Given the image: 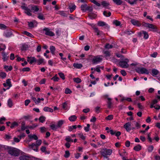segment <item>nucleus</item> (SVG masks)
<instances>
[{
  "label": "nucleus",
  "instance_id": "nucleus-15",
  "mask_svg": "<svg viewBox=\"0 0 160 160\" xmlns=\"http://www.w3.org/2000/svg\"><path fill=\"white\" fill-rule=\"evenodd\" d=\"M29 146H31L32 148L34 151L36 152L38 151V147L35 143H32L31 145H29Z\"/></svg>",
  "mask_w": 160,
  "mask_h": 160
},
{
  "label": "nucleus",
  "instance_id": "nucleus-19",
  "mask_svg": "<svg viewBox=\"0 0 160 160\" xmlns=\"http://www.w3.org/2000/svg\"><path fill=\"white\" fill-rule=\"evenodd\" d=\"M22 33L26 35L27 36L31 38H34V36L32 35L31 33L28 32L27 31H23Z\"/></svg>",
  "mask_w": 160,
  "mask_h": 160
},
{
  "label": "nucleus",
  "instance_id": "nucleus-30",
  "mask_svg": "<svg viewBox=\"0 0 160 160\" xmlns=\"http://www.w3.org/2000/svg\"><path fill=\"white\" fill-rule=\"evenodd\" d=\"M117 5H120L122 4V1L121 0H112Z\"/></svg>",
  "mask_w": 160,
  "mask_h": 160
},
{
  "label": "nucleus",
  "instance_id": "nucleus-56",
  "mask_svg": "<svg viewBox=\"0 0 160 160\" xmlns=\"http://www.w3.org/2000/svg\"><path fill=\"white\" fill-rule=\"evenodd\" d=\"M70 153L68 151H66L65 152V154L64 155V157L66 158H68L70 156Z\"/></svg>",
  "mask_w": 160,
  "mask_h": 160
},
{
  "label": "nucleus",
  "instance_id": "nucleus-10",
  "mask_svg": "<svg viewBox=\"0 0 160 160\" xmlns=\"http://www.w3.org/2000/svg\"><path fill=\"white\" fill-rule=\"evenodd\" d=\"M101 5L102 7L105 8L110 9V7H109L110 4L106 1H103L101 2Z\"/></svg>",
  "mask_w": 160,
  "mask_h": 160
},
{
  "label": "nucleus",
  "instance_id": "nucleus-11",
  "mask_svg": "<svg viewBox=\"0 0 160 160\" xmlns=\"http://www.w3.org/2000/svg\"><path fill=\"white\" fill-rule=\"evenodd\" d=\"M12 34V32L10 29L7 30L3 33V35L7 38L10 37Z\"/></svg>",
  "mask_w": 160,
  "mask_h": 160
},
{
  "label": "nucleus",
  "instance_id": "nucleus-46",
  "mask_svg": "<svg viewBox=\"0 0 160 160\" xmlns=\"http://www.w3.org/2000/svg\"><path fill=\"white\" fill-rule=\"evenodd\" d=\"M39 120L40 122L43 123L45 121V117L43 116H41L39 117Z\"/></svg>",
  "mask_w": 160,
  "mask_h": 160
},
{
  "label": "nucleus",
  "instance_id": "nucleus-33",
  "mask_svg": "<svg viewBox=\"0 0 160 160\" xmlns=\"http://www.w3.org/2000/svg\"><path fill=\"white\" fill-rule=\"evenodd\" d=\"M71 13H72L76 8V6L75 5H69V6Z\"/></svg>",
  "mask_w": 160,
  "mask_h": 160
},
{
  "label": "nucleus",
  "instance_id": "nucleus-17",
  "mask_svg": "<svg viewBox=\"0 0 160 160\" xmlns=\"http://www.w3.org/2000/svg\"><path fill=\"white\" fill-rule=\"evenodd\" d=\"M20 160H30V157L25 155H22L19 157Z\"/></svg>",
  "mask_w": 160,
  "mask_h": 160
},
{
  "label": "nucleus",
  "instance_id": "nucleus-34",
  "mask_svg": "<svg viewBox=\"0 0 160 160\" xmlns=\"http://www.w3.org/2000/svg\"><path fill=\"white\" fill-rule=\"evenodd\" d=\"M64 121L63 120H60L58 122L57 126L58 128H60L63 124Z\"/></svg>",
  "mask_w": 160,
  "mask_h": 160
},
{
  "label": "nucleus",
  "instance_id": "nucleus-59",
  "mask_svg": "<svg viewBox=\"0 0 160 160\" xmlns=\"http://www.w3.org/2000/svg\"><path fill=\"white\" fill-rule=\"evenodd\" d=\"M40 131L42 133L45 132L47 131V128L45 127H42L40 128Z\"/></svg>",
  "mask_w": 160,
  "mask_h": 160
},
{
  "label": "nucleus",
  "instance_id": "nucleus-54",
  "mask_svg": "<svg viewBox=\"0 0 160 160\" xmlns=\"http://www.w3.org/2000/svg\"><path fill=\"white\" fill-rule=\"evenodd\" d=\"M113 23L116 26H119L121 24V22L120 21L116 20L113 21Z\"/></svg>",
  "mask_w": 160,
  "mask_h": 160
},
{
  "label": "nucleus",
  "instance_id": "nucleus-1",
  "mask_svg": "<svg viewBox=\"0 0 160 160\" xmlns=\"http://www.w3.org/2000/svg\"><path fill=\"white\" fill-rule=\"evenodd\" d=\"M22 9L24 10L25 13L28 15L31 16L32 14L31 12L33 11V12H37L39 10L38 7L36 5H30L27 7L25 6L24 4L23 5L21 6Z\"/></svg>",
  "mask_w": 160,
  "mask_h": 160
},
{
  "label": "nucleus",
  "instance_id": "nucleus-58",
  "mask_svg": "<svg viewBox=\"0 0 160 160\" xmlns=\"http://www.w3.org/2000/svg\"><path fill=\"white\" fill-rule=\"evenodd\" d=\"M106 25V23L102 21H99L98 23V25L100 26H103Z\"/></svg>",
  "mask_w": 160,
  "mask_h": 160
},
{
  "label": "nucleus",
  "instance_id": "nucleus-51",
  "mask_svg": "<svg viewBox=\"0 0 160 160\" xmlns=\"http://www.w3.org/2000/svg\"><path fill=\"white\" fill-rule=\"evenodd\" d=\"M77 128V125H73L68 127V130L69 131H71L74 129H76Z\"/></svg>",
  "mask_w": 160,
  "mask_h": 160
},
{
  "label": "nucleus",
  "instance_id": "nucleus-2",
  "mask_svg": "<svg viewBox=\"0 0 160 160\" xmlns=\"http://www.w3.org/2000/svg\"><path fill=\"white\" fill-rule=\"evenodd\" d=\"M8 153L12 156H18L19 155V152L17 148L13 147H10L8 148Z\"/></svg>",
  "mask_w": 160,
  "mask_h": 160
},
{
  "label": "nucleus",
  "instance_id": "nucleus-27",
  "mask_svg": "<svg viewBox=\"0 0 160 160\" xmlns=\"http://www.w3.org/2000/svg\"><path fill=\"white\" fill-rule=\"evenodd\" d=\"M28 136L29 138L30 139H33L35 140H37L38 139L37 136L35 134L33 135H28Z\"/></svg>",
  "mask_w": 160,
  "mask_h": 160
},
{
  "label": "nucleus",
  "instance_id": "nucleus-52",
  "mask_svg": "<svg viewBox=\"0 0 160 160\" xmlns=\"http://www.w3.org/2000/svg\"><path fill=\"white\" fill-rule=\"evenodd\" d=\"M113 118V116L112 115H110L106 117L105 119L107 120H112Z\"/></svg>",
  "mask_w": 160,
  "mask_h": 160
},
{
  "label": "nucleus",
  "instance_id": "nucleus-35",
  "mask_svg": "<svg viewBox=\"0 0 160 160\" xmlns=\"http://www.w3.org/2000/svg\"><path fill=\"white\" fill-rule=\"evenodd\" d=\"M148 28H151L152 29H157V27L152 24L148 23Z\"/></svg>",
  "mask_w": 160,
  "mask_h": 160
},
{
  "label": "nucleus",
  "instance_id": "nucleus-12",
  "mask_svg": "<svg viewBox=\"0 0 160 160\" xmlns=\"http://www.w3.org/2000/svg\"><path fill=\"white\" fill-rule=\"evenodd\" d=\"M27 60L30 64H32L33 62H37V60L34 57H27Z\"/></svg>",
  "mask_w": 160,
  "mask_h": 160
},
{
  "label": "nucleus",
  "instance_id": "nucleus-14",
  "mask_svg": "<svg viewBox=\"0 0 160 160\" xmlns=\"http://www.w3.org/2000/svg\"><path fill=\"white\" fill-rule=\"evenodd\" d=\"M110 132L111 135H115V136L117 137L119 136L121 134V133L120 132H116V131H114L112 130H110Z\"/></svg>",
  "mask_w": 160,
  "mask_h": 160
},
{
  "label": "nucleus",
  "instance_id": "nucleus-55",
  "mask_svg": "<svg viewBox=\"0 0 160 160\" xmlns=\"http://www.w3.org/2000/svg\"><path fill=\"white\" fill-rule=\"evenodd\" d=\"M7 27L4 24L0 23V29L5 30L7 29Z\"/></svg>",
  "mask_w": 160,
  "mask_h": 160
},
{
  "label": "nucleus",
  "instance_id": "nucleus-18",
  "mask_svg": "<svg viewBox=\"0 0 160 160\" xmlns=\"http://www.w3.org/2000/svg\"><path fill=\"white\" fill-rule=\"evenodd\" d=\"M12 67L11 66H8L5 65L4 66V68L7 72L11 71L12 69Z\"/></svg>",
  "mask_w": 160,
  "mask_h": 160
},
{
  "label": "nucleus",
  "instance_id": "nucleus-29",
  "mask_svg": "<svg viewBox=\"0 0 160 160\" xmlns=\"http://www.w3.org/2000/svg\"><path fill=\"white\" fill-rule=\"evenodd\" d=\"M142 34L144 35L143 38L145 39H147L149 37V35L147 32L145 31H142Z\"/></svg>",
  "mask_w": 160,
  "mask_h": 160
},
{
  "label": "nucleus",
  "instance_id": "nucleus-44",
  "mask_svg": "<svg viewBox=\"0 0 160 160\" xmlns=\"http://www.w3.org/2000/svg\"><path fill=\"white\" fill-rule=\"evenodd\" d=\"M103 14L107 17H110L111 15V13L110 12H107L106 11H104L103 12Z\"/></svg>",
  "mask_w": 160,
  "mask_h": 160
},
{
  "label": "nucleus",
  "instance_id": "nucleus-21",
  "mask_svg": "<svg viewBox=\"0 0 160 160\" xmlns=\"http://www.w3.org/2000/svg\"><path fill=\"white\" fill-rule=\"evenodd\" d=\"M73 66L77 68H81L83 66L80 63H74L73 65Z\"/></svg>",
  "mask_w": 160,
  "mask_h": 160
},
{
  "label": "nucleus",
  "instance_id": "nucleus-7",
  "mask_svg": "<svg viewBox=\"0 0 160 160\" xmlns=\"http://www.w3.org/2000/svg\"><path fill=\"white\" fill-rule=\"evenodd\" d=\"M102 60V58L100 56L94 57L92 60L93 64H96L101 62Z\"/></svg>",
  "mask_w": 160,
  "mask_h": 160
},
{
  "label": "nucleus",
  "instance_id": "nucleus-45",
  "mask_svg": "<svg viewBox=\"0 0 160 160\" xmlns=\"http://www.w3.org/2000/svg\"><path fill=\"white\" fill-rule=\"evenodd\" d=\"M90 2L95 4L98 7H100L101 6V4L100 3L97 2L95 0H90Z\"/></svg>",
  "mask_w": 160,
  "mask_h": 160
},
{
  "label": "nucleus",
  "instance_id": "nucleus-61",
  "mask_svg": "<svg viewBox=\"0 0 160 160\" xmlns=\"http://www.w3.org/2000/svg\"><path fill=\"white\" fill-rule=\"evenodd\" d=\"M101 109L100 107L97 106L95 108V111L97 113H98L100 112Z\"/></svg>",
  "mask_w": 160,
  "mask_h": 160
},
{
  "label": "nucleus",
  "instance_id": "nucleus-64",
  "mask_svg": "<svg viewBox=\"0 0 160 160\" xmlns=\"http://www.w3.org/2000/svg\"><path fill=\"white\" fill-rule=\"evenodd\" d=\"M42 142V141L40 139L38 140H37L36 142V144L37 145V147H38L40 146Z\"/></svg>",
  "mask_w": 160,
  "mask_h": 160
},
{
  "label": "nucleus",
  "instance_id": "nucleus-62",
  "mask_svg": "<svg viewBox=\"0 0 160 160\" xmlns=\"http://www.w3.org/2000/svg\"><path fill=\"white\" fill-rule=\"evenodd\" d=\"M59 75V76L60 77L62 78V80H64L65 79V76L64 74L62 72H59L58 73Z\"/></svg>",
  "mask_w": 160,
  "mask_h": 160
},
{
  "label": "nucleus",
  "instance_id": "nucleus-47",
  "mask_svg": "<svg viewBox=\"0 0 160 160\" xmlns=\"http://www.w3.org/2000/svg\"><path fill=\"white\" fill-rule=\"evenodd\" d=\"M18 125V123L17 122H14L12 123V124H11V125L10 126V128H13L14 127L17 126Z\"/></svg>",
  "mask_w": 160,
  "mask_h": 160
},
{
  "label": "nucleus",
  "instance_id": "nucleus-26",
  "mask_svg": "<svg viewBox=\"0 0 160 160\" xmlns=\"http://www.w3.org/2000/svg\"><path fill=\"white\" fill-rule=\"evenodd\" d=\"M152 75L153 76L157 75L159 73V71L157 69H153L152 70Z\"/></svg>",
  "mask_w": 160,
  "mask_h": 160
},
{
  "label": "nucleus",
  "instance_id": "nucleus-43",
  "mask_svg": "<svg viewBox=\"0 0 160 160\" xmlns=\"http://www.w3.org/2000/svg\"><path fill=\"white\" fill-rule=\"evenodd\" d=\"M51 80H53L54 82H57L59 80V78L57 77V75L56 74L51 78Z\"/></svg>",
  "mask_w": 160,
  "mask_h": 160
},
{
  "label": "nucleus",
  "instance_id": "nucleus-22",
  "mask_svg": "<svg viewBox=\"0 0 160 160\" xmlns=\"http://www.w3.org/2000/svg\"><path fill=\"white\" fill-rule=\"evenodd\" d=\"M108 101L107 102L108 107L109 108H111L112 107V102H111L112 99L110 98H108Z\"/></svg>",
  "mask_w": 160,
  "mask_h": 160
},
{
  "label": "nucleus",
  "instance_id": "nucleus-8",
  "mask_svg": "<svg viewBox=\"0 0 160 160\" xmlns=\"http://www.w3.org/2000/svg\"><path fill=\"white\" fill-rule=\"evenodd\" d=\"M91 26L93 28V29L94 30V32L97 33V35L98 36H101L103 34V32L102 31H99L98 28H96L95 25L93 24H92Z\"/></svg>",
  "mask_w": 160,
  "mask_h": 160
},
{
  "label": "nucleus",
  "instance_id": "nucleus-53",
  "mask_svg": "<svg viewBox=\"0 0 160 160\" xmlns=\"http://www.w3.org/2000/svg\"><path fill=\"white\" fill-rule=\"evenodd\" d=\"M103 53L105 54V56L106 57H109L111 55L110 52L108 51H104Z\"/></svg>",
  "mask_w": 160,
  "mask_h": 160
},
{
  "label": "nucleus",
  "instance_id": "nucleus-6",
  "mask_svg": "<svg viewBox=\"0 0 160 160\" xmlns=\"http://www.w3.org/2000/svg\"><path fill=\"white\" fill-rule=\"evenodd\" d=\"M125 61H121L118 63L119 66L122 68H126L129 67V65L128 64L129 60L127 59H125Z\"/></svg>",
  "mask_w": 160,
  "mask_h": 160
},
{
  "label": "nucleus",
  "instance_id": "nucleus-41",
  "mask_svg": "<svg viewBox=\"0 0 160 160\" xmlns=\"http://www.w3.org/2000/svg\"><path fill=\"white\" fill-rule=\"evenodd\" d=\"M62 107L63 109L65 110L68 109V103L67 102L62 103Z\"/></svg>",
  "mask_w": 160,
  "mask_h": 160
},
{
  "label": "nucleus",
  "instance_id": "nucleus-23",
  "mask_svg": "<svg viewBox=\"0 0 160 160\" xmlns=\"http://www.w3.org/2000/svg\"><path fill=\"white\" fill-rule=\"evenodd\" d=\"M88 17L91 19H95L97 17V15L93 13H90L88 15Z\"/></svg>",
  "mask_w": 160,
  "mask_h": 160
},
{
  "label": "nucleus",
  "instance_id": "nucleus-49",
  "mask_svg": "<svg viewBox=\"0 0 160 160\" xmlns=\"http://www.w3.org/2000/svg\"><path fill=\"white\" fill-rule=\"evenodd\" d=\"M44 61V59L43 58H41L37 60V62H38V65H40Z\"/></svg>",
  "mask_w": 160,
  "mask_h": 160
},
{
  "label": "nucleus",
  "instance_id": "nucleus-42",
  "mask_svg": "<svg viewBox=\"0 0 160 160\" xmlns=\"http://www.w3.org/2000/svg\"><path fill=\"white\" fill-rule=\"evenodd\" d=\"M127 2L130 3L131 5H132L134 4H136V2L137 0H134L133 1L131 2L130 0H124Z\"/></svg>",
  "mask_w": 160,
  "mask_h": 160
},
{
  "label": "nucleus",
  "instance_id": "nucleus-48",
  "mask_svg": "<svg viewBox=\"0 0 160 160\" xmlns=\"http://www.w3.org/2000/svg\"><path fill=\"white\" fill-rule=\"evenodd\" d=\"M6 83L7 86H9V87H10L12 86V84H11V79H7L6 80Z\"/></svg>",
  "mask_w": 160,
  "mask_h": 160
},
{
  "label": "nucleus",
  "instance_id": "nucleus-9",
  "mask_svg": "<svg viewBox=\"0 0 160 160\" xmlns=\"http://www.w3.org/2000/svg\"><path fill=\"white\" fill-rule=\"evenodd\" d=\"M130 22L133 25L137 27H140L141 25V23L140 22L135 19H132Z\"/></svg>",
  "mask_w": 160,
  "mask_h": 160
},
{
  "label": "nucleus",
  "instance_id": "nucleus-20",
  "mask_svg": "<svg viewBox=\"0 0 160 160\" xmlns=\"http://www.w3.org/2000/svg\"><path fill=\"white\" fill-rule=\"evenodd\" d=\"M29 47V45H28L23 44H22L21 46V50L22 51L23 50H27L28 48Z\"/></svg>",
  "mask_w": 160,
  "mask_h": 160
},
{
  "label": "nucleus",
  "instance_id": "nucleus-13",
  "mask_svg": "<svg viewBox=\"0 0 160 160\" xmlns=\"http://www.w3.org/2000/svg\"><path fill=\"white\" fill-rule=\"evenodd\" d=\"M131 124L130 122L126 123L123 126L124 128L126 129L127 132H129L131 129Z\"/></svg>",
  "mask_w": 160,
  "mask_h": 160
},
{
  "label": "nucleus",
  "instance_id": "nucleus-39",
  "mask_svg": "<svg viewBox=\"0 0 160 160\" xmlns=\"http://www.w3.org/2000/svg\"><path fill=\"white\" fill-rule=\"evenodd\" d=\"M8 104L9 107L11 108L13 105L12 100L11 99H9L8 101Z\"/></svg>",
  "mask_w": 160,
  "mask_h": 160
},
{
  "label": "nucleus",
  "instance_id": "nucleus-16",
  "mask_svg": "<svg viewBox=\"0 0 160 160\" xmlns=\"http://www.w3.org/2000/svg\"><path fill=\"white\" fill-rule=\"evenodd\" d=\"M2 54L3 57L2 59L3 61L5 62L7 61L9 57L7 56V55L5 52H2Z\"/></svg>",
  "mask_w": 160,
  "mask_h": 160
},
{
  "label": "nucleus",
  "instance_id": "nucleus-36",
  "mask_svg": "<svg viewBox=\"0 0 160 160\" xmlns=\"http://www.w3.org/2000/svg\"><path fill=\"white\" fill-rule=\"evenodd\" d=\"M7 76L6 73L3 72H0V77L2 79L5 78Z\"/></svg>",
  "mask_w": 160,
  "mask_h": 160
},
{
  "label": "nucleus",
  "instance_id": "nucleus-37",
  "mask_svg": "<svg viewBox=\"0 0 160 160\" xmlns=\"http://www.w3.org/2000/svg\"><path fill=\"white\" fill-rule=\"evenodd\" d=\"M50 49L52 54L54 55L55 54V52L56 50V48L54 46H51L50 47Z\"/></svg>",
  "mask_w": 160,
  "mask_h": 160
},
{
  "label": "nucleus",
  "instance_id": "nucleus-38",
  "mask_svg": "<svg viewBox=\"0 0 160 160\" xmlns=\"http://www.w3.org/2000/svg\"><path fill=\"white\" fill-rule=\"evenodd\" d=\"M25 122H22L21 123V130L22 131L28 128V126L25 127Z\"/></svg>",
  "mask_w": 160,
  "mask_h": 160
},
{
  "label": "nucleus",
  "instance_id": "nucleus-5",
  "mask_svg": "<svg viewBox=\"0 0 160 160\" xmlns=\"http://www.w3.org/2000/svg\"><path fill=\"white\" fill-rule=\"evenodd\" d=\"M42 32L46 35L51 37H52L55 35L54 33L51 31L49 28H43L42 31Z\"/></svg>",
  "mask_w": 160,
  "mask_h": 160
},
{
  "label": "nucleus",
  "instance_id": "nucleus-31",
  "mask_svg": "<svg viewBox=\"0 0 160 160\" xmlns=\"http://www.w3.org/2000/svg\"><path fill=\"white\" fill-rule=\"evenodd\" d=\"M133 149L136 151H139L141 149V146L138 145L134 147Z\"/></svg>",
  "mask_w": 160,
  "mask_h": 160
},
{
  "label": "nucleus",
  "instance_id": "nucleus-3",
  "mask_svg": "<svg viewBox=\"0 0 160 160\" xmlns=\"http://www.w3.org/2000/svg\"><path fill=\"white\" fill-rule=\"evenodd\" d=\"M112 150L111 149H107L106 148L103 149L100 152V154L103 157L107 158L108 155H111L112 153Z\"/></svg>",
  "mask_w": 160,
  "mask_h": 160
},
{
  "label": "nucleus",
  "instance_id": "nucleus-50",
  "mask_svg": "<svg viewBox=\"0 0 160 160\" xmlns=\"http://www.w3.org/2000/svg\"><path fill=\"white\" fill-rule=\"evenodd\" d=\"M73 80L74 82H77V83H80L82 81L81 79L78 78H74L73 79Z\"/></svg>",
  "mask_w": 160,
  "mask_h": 160
},
{
  "label": "nucleus",
  "instance_id": "nucleus-60",
  "mask_svg": "<svg viewBox=\"0 0 160 160\" xmlns=\"http://www.w3.org/2000/svg\"><path fill=\"white\" fill-rule=\"evenodd\" d=\"M72 92V91L69 88H67L65 89V93L66 94H70Z\"/></svg>",
  "mask_w": 160,
  "mask_h": 160
},
{
  "label": "nucleus",
  "instance_id": "nucleus-40",
  "mask_svg": "<svg viewBox=\"0 0 160 160\" xmlns=\"http://www.w3.org/2000/svg\"><path fill=\"white\" fill-rule=\"evenodd\" d=\"M50 128H51V129L53 130L56 131V130L58 128L57 125H55L54 124H52L50 125Z\"/></svg>",
  "mask_w": 160,
  "mask_h": 160
},
{
  "label": "nucleus",
  "instance_id": "nucleus-4",
  "mask_svg": "<svg viewBox=\"0 0 160 160\" xmlns=\"http://www.w3.org/2000/svg\"><path fill=\"white\" fill-rule=\"evenodd\" d=\"M135 70L137 72L140 74H148L149 73L148 70L144 68L138 67L135 69Z\"/></svg>",
  "mask_w": 160,
  "mask_h": 160
},
{
  "label": "nucleus",
  "instance_id": "nucleus-57",
  "mask_svg": "<svg viewBox=\"0 0 160 160\" xmlns=\"http://www.w3.org/2000/svg\"><path fill=\"white\" fill-rule=\"evenodd\" d=\"M90 126V124H88L87 125V127L84 128V129L86 132H88L89 131Z\"/></svg>",
  "mask_w": 160,
  "mask_h": 160
},
{
  "label": "nucleus",
  "instance_id": "nucleus-32",
  "mask_svg": "<svg viewBox=\"0 0 160 160\" xmlns=\"http://www.w3.org/2000/svg\"><path fill=\"white\" fill-rule=\"evenodd\" d=\"M38 18L40 20H44L45 18L43 16V15L41 13H39L38 14Z\"/></svg>",
  "mask_w": 160,
  "mask_h": 160
},
{
  "label": "nucleus",
  "instance_id": "nucleus-28",
  "mask_svg": "<svg viewBox=\"0 0 160 160\" xmlns=\"http://www.w3.org/2000/svg\"><path fill=\"white\" fill-rule=\"evenodd\" d=\"M88 6L86 4H83L81 6V10L83 12H85L87 10Z\"/></svg>",
  "mask_w": 160,
  "mask_h": 160
},
{
  "label": "nucleus",
  "instance_id": "nucleus-63",
  "mask_svg": "<svg viewBox=\"0 0 160 160\" xmlns=\"http://www.w3.org/2000/svg\"><path fill=\"white\" fill-rule=\"evenodd\" d=\"M65 140H66L68 142H73V140L69 136L65 138Z\"/></svg>",
  "mask_w": 160,
  "mask_h": 160
},
{
  "label": "nucleus",
  "instance_id": "nucleus-24",
  "mask_svg": "<svg viewBox=\"0 0 160 160\" xmlns=\"http://www.w3.org/2000/svg\"><path fill=\"white\" fill-rule=\"evenodd\" d=\"M43 110L45 112H53V110L52 109L47 107H45L43 108Z\"/></svg>",
  "mask_w": 160,
  "mask_h": 160
},
{
  "label": "nucleus",
  "instance_id": "nucleus-25",
  "mask_svg": "<svg viewBox=\"0 0 160 160\" xmlns=\"http://www.w3.org/2000/svg\"><path fill=\"white\" fill-rule=\"evenodd\" d=\"M77 118V116L75 115H73L70 117L68 119L71 122H74L76 120Z\"/></svg>",
  "mask_w": 160,
  "mask_h": 160
}]
</instances>
